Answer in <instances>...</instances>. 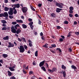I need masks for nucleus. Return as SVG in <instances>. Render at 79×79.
Here are the masks:
<instances>
[{
	"instance_id": "f257e3e1",
	"label": "nucleus",
	"mask_w": 79,
	"mask_h": 79,
	"mask_svg": "<svg viewBox=\"0 0 79 79\" xmlns=\"http://www.w3.org/2000/svg\"><path fill=\"white\" fill-rule=\"evenodd\" d=\"M18 48L20 50L19 52L20 53H24V51H25L24 48V46L23 45H20V48Z\"/></svg>"
},
{
	"instance_id": "f03ea898",
	"label": "nucleus",
	"mask_w": 79,
	"mask_h": 79,
	"mask_svg": "<svg viewBox=\"0 0 79 79\" xmlns=\"http://www.w3.org/2000/svg\"><path fill=\"white\" fill-rule=\"evenodd\" d=\"M56 5L57 6H58L60 8H63V6H64V4L63 3H59L58 2H56Z\"/></svg>"
},
{
	"instance_id": "7ed1b4c3",
	"label": "nucleus",
	"mask_w": 79,
	"mask_h": 79,
	"mask_svg": "<svg viewBox=\"0 0 79 79\" xmlns=\"http://www.w3.org/2000/svg\"><path fill=\"white\" fill-rule=\"evenodd\" d=\"M17 38L19 42H26V39L23 37L21 38V39L19 38V37H18Z\"/></svg>"
},
{
	"instance_id": "20e7f679",
	"label": "nucleus",
	"mask_w": 79,
	"mask_h": 79,
	"mask_svg": "<svg viewBox=\"0 0 79 79\" xmlns=\"http://www.w3.org/2000/svg\"><path fill=\"white\" fill-rule=\"evenodd\" d=\"M11 29V31L12 33H16V30L15 28V27L12 26Z\"/></svg>"
},
{
	"instance_id": "39448f33",
	"label": "nucleus",
	"mask_w": 79,
	"mask_h": 79,
	"mask_svg": "<svg viewBox=\"0 0 79 79\" xmlns=\"http://www.w3.org/2000/svg\"><path fill=\"white\" fill-rule=\"evenodd\" d=\"M22 10L23 13H26L27 11V8L26 7H22Z\"/></svg>"
},
{
	"instance_id": "423d86ee",
	"label": "nucleus",
	"mask_w": 79,
	"mask_h": 79,
	"mask_svg": "<svg viewBox=\"0 0 79 79\" xmlns=\"http://www.w3.org/2000/svg\"><path fill=\"white\" fill-rule=\"evenodd\" d=\"M69 12L70 13H73V11L74 10V8H73V6H70L69 8Z\"/></svg>"
},
{
	"instance_id": "0eeeda50",
	"label": "nucleus",
	"mask_w": 79,
	"mask_h": 79,
	"mask_svg": "<svg viewBox=\"0 0 79 79\" xmlns=\"http://www.w3.org/2000/svg\"><path fill=\"white\" fill-rule=\"evenodd\" d=\"M9 45L8 46V48H11V47H14V44L11 43V42L9 43Z\"/></svg>"
},
{
	"instance_id": "6e6552de",
	"label": "nucleus",
	"mask_w": 79,
	"mask_h": 79,
	"mask_svg": "<svg viewBox=\"0 0 79 79\" xmlns=\"http://www.w3.org/2000/svg\"><path fill=\"white\" fill-rule=\"evenodd\" d=\"M44 63H45V60H44L40 62L39 64L40 67H42V66H43L44 64Z\"/></svg>"
},
{
	"instance_id": "1a4fd4ad",
	"label": "nucleus",
	"mask_w": 79,
	"mask_h": 79,
	"mask_svg": "<svg viewBox=\"0 0 79 79\" xmlns=\"http://www.w3.org/2000/svg\"><path fill=\"white\" fill-rule=\"evenodd\" d=\"M9 38H10V37L9 36H6V37H4L3 39L5 40H9Z\"/></svg>"
},
{
	"instance_id": "9d476101",
	"label": "nucleus",
	"mask_w": 79,
	"mask_h": 79,
	"mask_svg": "<svg viewBox=\"0 0 79 79\" xmlns=\"http://www.w3.org/2000/svg\"><path fill=\"white\" fill-rule=\"evenodd\" d=\"M3 16L4 17H8V13L7 12H5L4 13Z\"/></svg>"
},
{
	"instance_id": "9b49d317",
	"label": "nucleus",
	"mask_w": 79,
	"mask_h": 79,
	"mask_svg": "<svg viewBox=\"0 0 79 79\" xmlns=\"http://www.w3.org/2000/svg\"><path fill=\"white\" fill-rule=\"evenodd\" d=\"M21 32V30H20V28H18L17 29L16 33L17 34H19Z\"/></svg>"
},
{
	"instance_id": "f8f14e48",
	"label": "nucleus",
	"mask_w": 79,
	"mask_h": 79,
	"mask_svg": "<svg viewBox=\"0 0 79 79\" xmlns=\"http://www.w3.org/2000/svg\"><path fill=\"white\" fill-rule=\"evenodd\" d=\"M14 5H15V8H19L20 7V5H19V4H14Z\"/></svg>"
},
{
	"instance_id": "ddd939ff",
	"label": "nucleus",
	"mask_w": 79,
	"mask_h": 79,
	"mask_svg": "<svg viewBox=\"0 0 79 79\" xmlns=\"http://www.w3.org/2000/svg\"><path fill=\"white\" fill-rule=\"evenodd\" d=\"M52 71H53V73L54 72H56V71H57L58 70V69H56V68L55 67H53V68H52Z\"/></svg>"
},
{
	"instance_id": "4468645a",
	"label": "nucleus",
	"mask_w": 79,
	"mask_h": 79,
	"mask_svg": "<svg viewBox=\"0 0 79 79\" xmlns=\"http://www.w3.org/2000/svg\"><path fill=\"white\" fill-rule=\"evenodd\" d=\"M62 10V9L57 8L56 10V12L57 13H60L61 10Z\"/></svg>"
},
{
	"instance_id": "2eb2a0df",
	"label": "nucleus",
	"mask_w": 79,
	"mask_h": 79,
	"mask_svg": "<svg viewBox=\"0 0 79 79\" xmlns=\"http://www.w3.org/2000/svg\"><path fill=\"white\" fill-rule=\"evenodd\" d=\"M61 68L62 69H64V70H65L66 69V67L64 66V64H63L61 66Z\"/></svg>"
},
{
	"instance_id": "dca6fc26",
	"label": "nucleus",
	"mask_w": 79,
	"mask_h": 79,
	"mask_svg": "<svg viewBox=\"0 0 79 79\" xmlns=\"http://www.w3.org/2000/svg\"><path fill=\"white\" fill-rule=\"evenodd\" d=\"M2 56L5 58H7L8 56V55L6 54H3L2 55Z\"/></svg>"
},
{
	"instance_id": "f3484780",
	"label": "nucleus",
	"mask_w": 79,
	"mask_h": 79,
	"mask_svg": "<svg viewBox=\"0 0 79 79\" xmlns=\"http://www.w3.org/2000/svg\"><path fill=\"white\" fill-rule=\"evenodd\" d=\"M71 68H72V69H74V70H75V69H77V67L74 65H72L71 66Z\"/></svg>"
},
{
	"instance_id": "a211bd4d",
	"label": "nucleus",
	"mask_w": 79,
	"mask_h": 79,
	"mask_svg": "<svg viewBox=\"0 0 79 79\" xmlns=\"http://www.w3.org/2000/svg\"><path fill=\"white\" fill-rule=\"evenodd\" d=\"M9 69L11 71H15V69L13 68L12 67H9Z\"/></svg>"
},
{
	"instance_id": "6ab92c4d",
	"label": "nucleus",
	"mask_w": 79,
	"mask_h": 79,
	"mask_svg": "<svg viewBox=\"0 0 79 79\" xmlns=\"http://www.w3.org/2000/svg\"><path fill=\"white\" fill-rule=\"evenodd\" d=\"M22 26L23 27V28L24 29H26V28H27V26L25 24H23Z\"/></svg>"
},
{
	"instance_id": "aec40b11",
	"label": "nucleus",
	"mask_w": 79,
	"mask_h": 79,
	"mask_svg": "<svg viewBox=\"0 0 79 79\" xmlns=\"http://www.w3.org/2000/svg\"><path fill=\"white\" fill-rule=\"evenodd\" d=\"M4 10L5 11H8L9 10V8L5 7L4 8Z\"/></svg>"
},
{
	"instance_id": "412c9836",
	"label": "nucleus",
	"mask_w": 79,
	"mask_h": 79,
	"mask_svg": "<svg viewBox=\"0 0 79 79\" xmlns=\"http://www.w3.org/2000/svg\"><path fill=\"white\" fill-rule=\"evenodd\" d=\"M8 72L9 76H11L12 75V73L10 71H8Z\"/></svg>"
},
{
	"instance_id": "4be33fe9",
	"label": "nucleus",
	"mask_w": 79,
	"mask_h": 79,
	"mask_svg": "<svg viewBox=\"0 0 79 79\" xmlns=\"http://www.w3.org/2000/svg\"><path fill=\"white\" fill-rule=\"evenodd\" d=\"M8 13L9 15H11V16H12L13 15V12L9 11L8 12Z\"/></svg>"
},
{
	"instance_id": "5701e85b",
	"label": "nucleus",
	"mask_w": 79,
	"mask_h": 79,
	"mask_svg": "<svg viewBox=\"0 0 79 79\" xmlns=\"http://www.w3.org/2000/svg\"><path fill=\"white\" fill-rule=\"evenodd\" d=\"M71 32L70 31L69 33V35H67V37H69L71 36Z\"/></svg>"
},
{
	"instance_id": "b1692460",
	"label": "nucleus",
	"mask_w": 79,
	"mask_h": 79,
	"mask_svg": "<svg viewBox=\"0 0 79 79\" xmlns=\"http://www.w3.org/2000/svg\"><path fill=\"white\" fill-rule=\"evenodd\" d=\"M1 23H7V22L5 20H1Z\"/></svg>"
},
{
	"instance_id": "393cba45",
	"label": "nucleus",
	"mask_w": 79,
	"mask_h": 79,
	"mask_svg": "<svg viewBox=\"0 0 79 79\" xmlns=\"http://www.w3.org/2000/svg\"><path fill=\"white\" fill-rule=\"evenodd\" d=\"M35 56H38V51H36L35 52Z\"/></svg>"
},
{
	"instance_id": "a878e982",
	"label": "nucleus",
	"mask_w": 79,
	"mask_h": 79,
	"mask_svg": "<svg viewBox=\"0 0 79 79\" xmlns=\"http://www.w3.org/2000/svg\"><path fill=\"white\" fill-rule=\"evenodd\" d=\"M41 68L44 71H46V69H45V67L43 66L41 67Z\"/></svg>"
},
{
	"instance_id": "bb28decb",
	"label": "nucleus",
	"mask_w": 79,
	"mask_h": 79,
	"mask_svg": "<svg viewBox=\"0 0 79 79\" xmlns=\"http://www.w3.org/2000/svg\"><path fill=\"white\" fill-rule=\"evenodd\" d=\"M51 15L52 17H53V18H55V14L52 13L51 14Z\"/></svg>"
},
{
	"instance_id": "cd10ccee",
	"label": "nucleus",
	"mask_w": 79,
	"mask_h": 79,
	"mask_svg": "<svg viewBox=\"0 0 79 79\" xmlns=\"http://www.w3.org/2000/svg\"><path fill=\"white\" fill-rule=\"evenodd\" d=\"M48 45V44L47 43H46L43 46V47H45V48H47V45Z\"/></svg>"
},
{
	"instance_id": "c85d7f7f",
	"label": "nucleus",
	"mask_w": 79,
	"mask_h": 79,
	"mask_svg": "<svg viewBox=\"0 0 79 79\" xmlns=\"http://www.w3.org/2000/svg\"><path fill=\"white\" fill-rule=\"evenodd\" d=\"M63 76L64 77H66V72H65V71L63 72Z\"/></svg>"
},
{
	"instance_id": "c756f323",
	"label": "nucleus",
	"mask_w": 79,
	"mask_h": 79,
	"mask_svg": "<svg viewBox=\"0 0 79 79\" xmlns=\"http://www.w3.org/2000/svg\"><path fill=\"white\" fill-rule=\"evenodd\" d=\"M56 50H58L59 51V52H60V53H61L62 52L61 50V49H60V48H57Z\"/></svg>"
},
{
	"instance_id": "7c9ffc66",
	"label": "nucleus",
	"mask_w": 79,
	"mask_h": 79,
	"mask_svg": "<svg viewBox=\"0 0 79 79\" xmlns=\"http://www.w3.org/2000/svg\"><path fill=\"white\" fill-rule=\"evenodd\" d=\"M7 29V28H6V27H3L2 29V31H6V29Z\"/></svg>"
},
{
	"instance_id": "2f4dec72",
	"label": "nucleus",
	"mask_w": 79,
	"mask_h": 79,
	"mask_svg": "<svg viewBox=\"0 0 79 79\" xmlns=\"http://www.w3.org/2000/svg\"><path fill=\"white\" fill-rule=\"evenodd\" d=\"M48 71H49V72H50V73H53V70L52 69L51 70L50 69H48Z\"/></svg>"
},
{
	"instance_id": "473e14b6",
	"label": "nucleus",
	"mask_w": 79,
	"mask_h": 79,
	"mask_svg": "<svg viewBox=\"0 0 79 79\" xmlns=\"http://www.w3.org/2000/svg\"><path fill=\"white\" fill-rule=\"evenodd\" d=\"M12 24H13V25H15V24H17V22H13L12 23Z\"/></svg>"
},
{
	"instance_id": "72a5a7b5",
	"label": "nucleus",
	"mask_w": 79,
	"mask_h": 79,
	"mask_svg": "<svg viewBox=\"0 0 79 79\" xmlns=\"http://www.w3.org/2000/svg\"><path fill=\"white\" fill-rule=\"evenodd\" d=\"M28 24L29 25H30V26L32 25V24H33V22H31L29 23Z\"/></svg>"
},
{
	"instance_id": "f704fd0d",
	"label": "nucleus",
	"mask_w": 79,
	"mask_h": 79,
	"mask_svg": "<svg viewBox=\"0 0 79 79\" xmlns=\"http://www.w3.org/2000/svg\"><path fill=\"white\" fill-rule=\"evenodd\" d=\"M24 47L25 50H26L27 48V46L26 45H24Z\"/></svg>"
},
{
	"instance_id": "c9c22d12",
	"label": "nucleus",
	"mask_w": 79,
	"mask_h": 79,
	"mask_svg": "<svg viewBox=\"0 0 79 79\" xmlns=\"http://www.w3.org/2000/svg\"><path fill=\"white\" fill-rule=\"evenodd\" d=\"M30 26L31 29H32V30H33V27H34V25H30Z\"/></svg>"
},
{
	"instance_id": "e433bc0d",
	"label": "nucleus",
	"mask_w": 79,
	"mask_h": 79,
	"mask_svg": "<svg viewBox=\"0 0 79 79\" xmlns=\"http://www.w3.org/2000/svg\"><path fill=\"white\" fill-rule=\"evenodd\" d=\"M16 79V77H15V76H13L10 77V79Z\"/></svg>"
},
{
	"instance_id": "4c0bfd02",
	"label": "nucleus",
	"mask_w": 79,
	"mask_h": 79,
	"mask_svg": "<svg viewBox=\"0 0 79 79\" xmlns=\"http://www.w3.org/2000/svg\"><path fill=\"white\" fill-rule=\"evenodd\" d=\"M13 11V9L11 8H10L9 9V11L12 12Z\"/></svg>"
},
{
	"instance_id": "58836bf2",
	"label": "nucleus",
	"mask_w": 79,
	"mask_h": 79,
	"mask_svg": "<svg viewBox=\"0 0 79 79\" xmlns=\"http://www.w3.org/2000/svg\"><path fill=\"white\" fill-rule=\"evenodd\" d=\"M30 6L31 7V9L33 10V11H35V9H34V7H33L31 6Z\"/></svg>"
},
{
	"instance_id": "ea45409f",
	"label": "nucleus",
	"mask_w": 79,
	"mask_h": 79,
	"mask_svg": "<svg viewBox=\"0 0 79 79\" xmlns=\"http://www.w3.org/2000/svg\"><path fill=\"white\" fill-rule=\"evenodd\" d=\"M64 24H68V21H65L64 22Z\"/></svg>"
},
{
	"instance_id": "a19ab883",
	"label": "nucleus",
	"mask_w": 79,
	"mask_h": 79,
	"mask_svg": "<svg viewBox=\"0 0 79 79\" xmlns=\"http://www.w3.org/2000/svg\"><path fill=\"white\" fill-rule=\"evenodd\" d=\"M57 29H61V27L60 26H56Z\"/></svg>"
},
{
	"instance_id": "79ce46f5",
	"label": "nucleus",
	"mask_w": 79,
	"mask_h": 79,
	"mask_svg": "<svg viewBox=\"0 0 79 79\" xmlns=\"http://www.w3.org/2000/svg\"><path fill=\"white\" fill-rule=\"evenodd\" d=\"M59 41L60 42H63V39L62 38H60L59 39Z\"/></svg>"
},
{
	"instance_id": "37998d69",
	"label": "nucleus",
	"mask_w": 79,
	"mask_h": 79,
	"mask_svg": "<svg viewBox=\"0 0 79 79\" xmlns=\"http://www.w3.org/2000/svg\"><path fill=\"white\" fill-rule=\"evenodd\" d=\"M69 17H70L71 18H72V17H73V15L71 14V13L69 14Z\"/></svg>"
},
{
	"instance_id": "c03bdc74",
	"label": "nucleus",
	"mask_w": 79,
	"mask_h": 79,
	"mask_svg": "<svg viewBox=\"0 0 79 79\" xmlns=\"http://www.w3.org/2000/svg\"><path fill=\"white\" fill-rule=\"evenodd\" d=\"M51 46H52V47H54V48L56 47V46L55 45V44H52Z\"/></svg>"
},
{
	"instance_id": "a18cd8bd",
	"label": "nucleus",
	"mask_w": 79,
	"mask_h": 79,
	"mask_svg": "<svg viewBox=\"0 0 79 79\" xmlns=\"http://www.w3.org/2000/svg\"><path fill=\"white\" fill-rule=\"evenodd\" d=\"M0 17H4L3 14L1 13L0 14Z\"/></svg>"
},
{
	"instance_id": "49530a36",
	"label": "nucleus",
	"mask_w": 79,
	"mask_h": 79,
	"mask_svg": "<svg viewBox=\"0 0 79 79\" xmlns=\"http://www.w3.org/2000/svg\"><path fill=\"white\" fill-rule=\"evenodd\" d=\"M64 40L65 39V37L63 35L60 36Z\"/></svg>"
},
{
	"instance_id": "de8ad7c7",
	"label": "nucleus",
	"mask_w": 79,
	"mask_h": 79,
	"mask_svg": "<svg viewBox=\"0 0 79 79\" xmlns=\"http://www.w3.org/2000/svg\"><path fill=\"white\" fill-rule=\"evenodd\" d=\"M32 73H33V72H32V71H30L29 72V74L30 75H31Z\"/></svg>"
},
{
	"instance_id": "09e8293b",
	"label": "nucleus",
	"mask_w": 79,
	"mask_h": 79,
	"mask_svg": "<svg viewBox=\"0 0 79 79\" xmlns=\"http://www.w3.org/2000/svg\"><path fill=\"white\" fill-rule=\"evenodd\" d=\"M9 17L10 19H13V18H14L13 16H11L10 15H9Z\"/></svg>"
},
{
	"instance_id": "8fccbe9b",
	"label": "nucleus",
	"mask_w": 79,
	"mask_h": 79,
	"mask_svg": "<svg viewBox=\"0 0 79 79\" xmlns=\"http://www.w3.org/2000/svg\"><path fill=\"white\" fill-rule=\"evenodd\" d=\"M23 73H24V74H27V72L26 71H25V70L24 69H23Z\"/></svg>"
},
{
	"instance_id": "3c124183",
	"label": "nucleus",
	"mask_w": 79,
	"mask_h": 79,
	"mask_svg": "<svg viewBox=\"0 0 79 79\" xmlns=\"http://www.w3.org/2000/svg\"><path fill=\"white\" fill-rule=\"evenodd\" d=\"M14 14L15 15L17 13V11H16V10H15L14 12Z\"/></svg>"
},
{
	"instance_id": "603ef678",
	"label": "nucleus",
	"mask_w": 79,
	"mask_h": 79,
	"mask_svg": "<svg viewBox=\"0 0 79 79\" xmlns=\"http://www.w3.org/2000/svg\"><path fill=\"white\" fill-rule=\"evenodd\" d=\"M50 51L51 52L53 53H55V51H54V50H51Z\"/></svg>"
},
{
	"instance_id": "864d4df0",
	"label": "nucleus",
	"mask_w": 79,
	"mask_h": 79,
	"mask_svg": "<svg viewBox=\"0 0 79 79\" xmlns=\"http://www.w3.org/2000/svg\"><path fill=\"white\" fill-rule=\"evenodd\" d=\"M29 44L30 47H32V44L31 43H29Z\"/></svg>"
},
{
	"instance_id": "5fc2aeb1",
	"label": "nucleus",
	"mask_w": 79,
	"mask_h": 79,
	"mask_svg": "<svg viewBox=\"0 0 79 79\" xmlns=\"http://www.w3.org/2000/svg\"><path fill=\"white\" fill-rule=\"evenodd\" d=\"M40 36H43V35H44V34L42 32H41L40 34Z\"/></svg>"
},
{
	"instance_id": "6e6d98bb",
	"label": "nucleus",
	"mask_w": 79,
	"mask_h": 79,
	"mask_svg": "<svg viewBox=\"0 0 79 79\" xmlns=\"http://www.w3.org/2000/svg\"><path fill=\"white\" fill-rule=\"evenodd\" d=\"M75 34L76 35H79V32H76L75 33Z\"/></svg>"
},
{
	"instance_id": "4d7b16f0",
	"label": "nucleus",
	"mask_w": 79,
	"mask_h": 79,
	"mask_svg": "<svg viewBox=\"0 0 79 79\" xmlns=\"http://www.w3.org/2000/svg\"><path fill=\"white\" fill-rule=\"evenodd\" d=\"M69 50L70 51V52H72V49L70 47L69 48Z\"/></svg>"
},
{
	"instance_id": "13d9d810",
	"label": "nucleus",
	"mask_w": 79,
	"mask_h": 79,
	"mask_svg": "<svg viewBox=\"0 0 79 79\" xmlns=\"http://www.w3.org/2000/svg\"><path fill=\"white\" fill-rule=\"evenodd\" d=\"M28 20L29 21H30V22H31V21H32V19L30 18L28 19Z\"/></svg>"
},
{
	"instance_id": "bf43d9fd",
	"label": "nucleus",
	"mask_w": 79,
	"mask_h": 79,
	"mask_svg": "<svg viewBox=\"0 0 79 79\" xmlns=\"http://www.w3.org/2000/svg\"><path fill=\"white\" fill-rule=\"evenodd\" d=\"M77 24V22H76V21L74 22V25H76V24Z\"/></svg>"
},
{
	"instance_id": "052dcab7",
	"label": "nucleus",
	"mask_w": 79,
	"mask_h": 79,
	"mask_svg": "<svg viewBox=\"0 0 79 79\" xmlns=\"http://www.w3.org/2000/svg\"><path fill=\"white\" fill-rule=\"evenodd\" d=\"M28 42L29 43H32V42L31 40H28Z\"/></svg>"
},
{
	"instance_id": "680f3d73",
	"label": "nucleus",
	"mask_w": 79,
	"mask_h": 79,
	"mask_svg": "<svg viewBox=\"0 0 79 79\" xmlns=\"http://www.w3.org/2000/svg\"><path fill=\"white\" fill-rule=\"evenodd\" d=\"M41 21H40V20L39 19V24H40L41 23Z\"/></svg>"
},
{
	"instance_id": "e2e57ef3",
	"label": "nucleus",
	"mask_w": 79,
	"mask_h": 79,
	"mask_svg": "<svg viewBox=\"0 0 79 79\" xmlns=\"http://www.w3.org/2000/svg\"><path fill=\"white\" fill-rule=\"evenodd\" d=\"M74 16L75 17H78V14H76Z\"/></svg>"
},
{
	"instance_id": "0e129e2a",
	"label": "nucleus",
	"mask_w": 79,
	"mask_h": 79,
	"mask_svg": "<svg viewBox=\"0 0 79 79\" xmlns=\"http://www.w3.org/2000/svg\"><path fill=\"white\" fill-rule=\"evenodd\" d=\"M41 6H42V4H38V6H39V7H41Z\"/></svg>"
},
{
	"instance_id": "69168bd1",
	"label": "nucleus",
	"mask_w": 79,
	"mask_h": 79,
	"mask_svg": "<svg viewBox=\"0 0 79 79\" xmlns=\"http://www.w3.org/2000/svg\"><path fill=\"white\" fill-rule=\"evenodd\" d=\"M0 63H3V60H0Z\"/></svg>"
},
{
	"instance_id": "338daca9",
	"label": "nucleus",
	"mask_w": 79,
	"mask_h": 79,
	"mask_svg": "<svg viewBox=\"0 0 79 79\" xmlns=\"http://www.w3.org/2000/svg\"><path fill=\"white\" fill-rule=\"evenodd\" d=\"M16 26V27H19L20 26H19V24H17L16 25H15Z\"/></svg>"
},
{
	"instance_id": "774afa93",
	"label": "nucleus",
	"mask_w": 79,
	"mask_h": 79,
	"mask_svg": "<svg viewBox=\"0 0 79 79\" xmlns=\"http://www.w3.org/2000/svg\"><path fill=\"white\" fill-rule=\"evenodd\" d=\"M33 65H34V66H35V62H33Z\"/></svg>"
}]
</instances>
